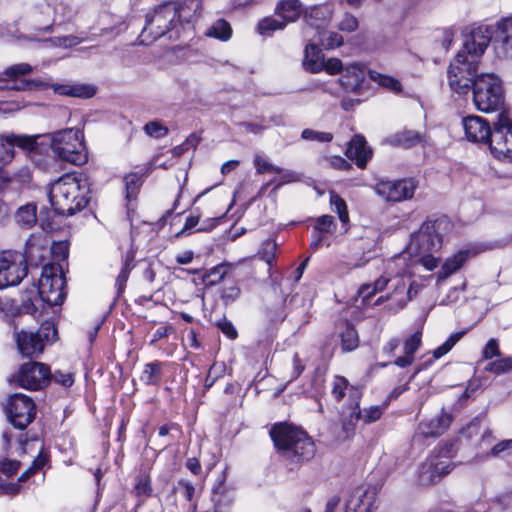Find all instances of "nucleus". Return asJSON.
Listing matches in <instances>:
<instances>
[{
  "label": "nucleus",
  "mask_w": 512,
  "mask_h": 512,
  "mask_svg": "<svg viewBox=\"0 0 512 512\" xmlns=\"http://www.w3.org/2000/svg\"><path fill=\"white\" fill-rule=\"evenodd\" d=\"M48 197L57 214L72 216L91 199L89 179L81 173L65 174L51 185Z\"/></svg>",
  "instance_id": "obj_1"
},
{
  "label": "nucleus",
  "mask_w": 512,
  "mask_h": 512,
  "mask_svg": "<svg viewBox=\"0 0 512 512\" xmlns=\"http://www.w3.org/2000/svg\"><path fill=\"white\" fill-rule=\"evenodd\" d=\"M270 435L277 451L291 471L315 456V444L302 429L280 423L271 428Z\"/></svg>",
  "instance_id": "obj_2"
},
{
  "label": "nucleus",
  "mask_w": 512,
  "mask_h": 512,
  "mask_svg": "<svg viewBox=\"0 0 512 512\" xmlns=\"http://www.w3.org/2000/svg\"><path fill=\"white\" fill-rule=\"evenodd\" d=\"M176 15L177 10L172 1L161 4L148 12L140 34L141 43H152L166 34H169V39L179 38L180 29L176 22Z\"/></svg>",
  "instance_id": "obj_3"
},
{
  "label": "nucleus",
  "mask_w": 512,
  "mask_h": 512,
  "mask_svg": "<svg viewBox=\"0 0 512 512\" xmlns=\"http://www.w3.org/2000/svg\"><path fill=\"white\" fill-rule=\"evenodd\" d=\"M36 249H39L38 245L29 241L24 252L17 250L0 252V289L21 283L28 273V259L35 258L34 251Z\"/></svg>",
  "instance_id": "obj_4"
},
{
  "label": "nucleus",
  "mask_w": 512,
  "mask_h": 512,
  "mask_svg": "<svg viewBox=\"0 0 512 512\" xmlns=\"http://www.w3.org/2000/svg\"><path fill=\"white\" fill-rule=\"evenodd\" d=\"M473 103L484 113L502 110L505 96L501 79L493 73H483L478 76L471 86Z\"/></svg>",
  "instance_id": "obj_5"
},
{
  "label": "nucleus",
  "mask_w": 512,
  "mask_h": 512,
  "mask_svg": "<svg viewBox=\"0 0 512 512\" xmlns=\"http://www.w3.org/2000/svg\"><path fill=\"white\" fill-rule=\"evenodd\" d=\"M451 229L445 216L425 221L418 231L411 234L408 249L411 253H436L443 243V236Z\"/></svg>",
  "instance_id": "obj_6"
},
{
  "label": "nucleus",
  "mask_w": 512,
  "mask_h": 512,
  "mask_svg": "<svg viewBox=\"0 0 512 512\" xmlns=\"http://www.w3.org/2000/svg\"><path fill=\"white\" fill-rule=\"evenodd\" d=\"M51 148L62 161L81 165L87 160L83 133L78 129L68 128L55 132L51 138Z\"/></svg>",
  "instance_id": "obj_7"
},
{
  "label": "nucleus",
  "mask_w": 512,
  "mask_h": 512,
  "mask_svg": "<svg viewBox=\"0 0 512 512\" xmlns=\"http://www.w3.org/2000/svg\"><path fill=\"white\" fill-rule=\"evenodd\" d=\"M479 60L469 57L464 52H458L448 68V83L452 91L467 94L478 74Z\"/></svg>",
  "instance_id": "obj_8"
},
{
  "label": "nucleus",
  "mask_w": 512,
  "mask_h": 512,
  "mask_svg": "<svg viewBox=\"0 0 512 512\" xmlns=\"http://www.w3.org/2000/svg\"><path fill=\"white\" fill-rule=\"evenodd\" d=\"M50 367L42 362L28 361L23 363L10 378L9 382L20 388L38 391L51 382Z\"/></svg>",
  "instance_id": "obj_9"
},
{
  "label": "nucleus",
  "mask_w": 512,
  "mask_h": 512,
  "mask_svg": "<svg viewBox=\"0 0 512 512\" xmlns=\"http://www.w3.org/2000/svg\"><path fill=\"white\" fill-rule=\"evenodd\" d=\"M38 292L41 299L50 306L63 303L65 292V278L59 265L45 264L39 279Z\"/></svg>",
  "instance_id": "obj_10"
},
{
  "label": "nucleus",
  "mask_w": 512,
  "mask_h": 512,
  "mask_svg": "<svg viewBox=\"0 0 512 512\" xmlns=\"http://www.w3.org/2000/svg\"><path fill=\"white\" fill-rule=\"evenodd\" d=\"M418 181L414 178L380 179L375 184L376 194L386 202H403L413 198Z\"/></svg>",
  "instance_id": "obj_11"
},
{
  "label": "nucleus",
  "mask_w": 512,
  "mask_h": 512,
  "mask_svg": "<svg viewBox=\"0 0 512 512\" xmlns=\"http://www.w3.org/2000/svg\"><path fill=\"white\" fill-rule=\"evenodd\" d=\"M5 412L9 422L17 429H25L36 416V406L31 397L15 393L8 399Z\"/></svg>",
  "instance_id": "obj_12"
},
{
  "label": "nucleus",
  "mask_w": 512,
  "mask_h": 512,
  "mask_svg": "<svg viewBox=\"0 0 512 512\" xmlns=\"http://www.w3.org/2000/svg\"><path fill=\"white\" fill-rule=\"evenodd\" d=\"M489 147L497 158H512V120L505 111H502L493 123Z\"/></svg>",
  "instance_id": "obj_13"
},
{
  "label": "nucleus",
  "mask_w": 512,
  "mask_h": 512,
  "mask_svg": "<svg viewBox=\"0 0 512 512\" xmlns=\"http://www.w3.org/2000/svg\"><path fill=\"white\" fill-rule=\"evenodd\" d=\"M452 444H446L441 450L440 456L429 457L419 469V481L422 485H432L439 482L445 475L449 474L453 468L452 463L448 460L452 450Z\"/></svg>",
  "instance_id": "obj_14"
},
{
  "label": "nucleus",
  "mask_w": 512,
  "mask_h": 512,
  "mask_svg": "<svg viewBox=\"0 0 512 512\" xmlns=\"http://www.w3.org/2000/svg\"><path fill=\"white\" fill-rule=\"evenodd\" d=\"M37 137L14 135H0V191L9 183V179L2 175V166L9 163L14 157V147L33 151L37 147Z\"/></svg>",
  "instance_id": "obj_15"
},
{
  "label": "nucleus",
  "mask_w": 512,
  "mask_h": 512,
  "mask_svg": "<svg viewBox=\"0 0 512 512\" xmlns=\"http://www.w3.org/2000/svg\"><path fill=\"white\" fill-rule=\"evenodd\" d=\"M493 43V30L486 25L472 27L464 34L463 47L459 52H464L469 57L478 60L485 52L489 43Z\"/></svg>",
  "instance_id": "obj_16"
},
{
  "label": "nucleus",
  "mask_w": 512,
  "mask_h": 512,
  "mask_svg": "<svg viewBox=\"0 0 512 512\" xmlns=\"http://www.w3.org/2000/svg\"><path fill=\"white\" fill-rule=\"evenodd\" d=\"M362 390L359 387H351L349 390L350 409L349 412H343L341 418V430L338 438L342 441L351 439L356 432L357 422L361 418L360 399Z\"/></svg>",
  "instance_id": "obj_17"
},
{
  "label": "nucleus",
  "mask_w": 512,
  "mask_h": 512,
  "mask_svg": "<svg viewBox=\"0 0 512 512\" xmlns=\"http://www.w3.org/2000/svg\"><path fill=\"white\" fill-rule=\"evenodd\" d=\"M493 48L498 58L512 57V16L497 22L493 30Z\"/></svg>",
  "instance_id": "obj_18"
},
{
  "label": "nucleus",
  "mask_w": 512,
  "mask_h": 512,
  "mask_svg": "<svg viewBox=\"0 0 512 512\" xmlns=\"http://www.w3.org/2000/svg\"><path fill=\"white\" fill-rule=\"evenodd\" d=\"M467 139L471 142L489 144L493 128L482 117L470 115L462 120Z\"/></svg>",
  "instance_id": "obj_19"
},
{
  "label": "nucleus",
  "mask_w": 512,
  "mask_h": 512,
  "mask_svg": "<svg viewBox=\"0 0 512 512\" xmlns=\"http://www.w3.org/2000/svg\"><path fill=\"white\" fill-rule=\"evenodd\" d=\"M391 287L393 291L385 295L389 302L386 307L389 311L397 312L412 299L413 283L408 284L404 277H395Z\"/></svg>",
  "instance_id": "obj_20"
},
{
  "label": "nucleus",
  "mask_w": 512,
  "mask_h": 512,
  "mask_svg": "<svg viewBox=\"0 0 512 512\" xmlns=\"http://www.w3.org/2000/svg\"><path fill=\"white\" fill-rule=\"evenodd\" d=\"M377 508L376 491L358 489L347 501L345 512H376Z\"/></svg>",
  "instance_id": "obj_21"
},
{
  "label": "nucleus",
  "mask_w": 512,
  "mask_h": 512,
  "mask_svg": "<svg viewBox=\"0 0 512 512\" xmlns=\"http://www.w3.org/2000/svg\"><path fill=\"white\" fill-rule=\"evenodd\" d=\"M372 154L373 152L371 148L367 146L365 137L360 134H356L351 139L346 149V156L350 160L355 161L356 165L361 169L366 167L367 162L372 157Z\"/></svg>",
  "instance_id": "obj_22"
},
{
  "label": "nucleus",
  "mask_w": 512,
  "mask_h": 512,
  "mask_svg": "<svg viewBox=\"0 0 512 512\" xmlns=\"http://www.w3.org/2000/svg\"><path fill=\"white\" fill-rule=\"evenodd\" d=\"M19 352L23 357L37 358L44 351V343L37 339L33 332L20 331L15 333Z\"/></svg>",
  "instance_id": "obj_23"
},
{
  "label": "nucleus",
  "mask_w": 512,
  "mask_h": 512,
  "mask_svg": "<svg viewBox=\"0 0 512 512\" xmlns=\"http://www.w3.org/2000/svg\"><path fill=\"white\" fill-rule=\"evenodd\" d=\"M177 10L176 22L179 29H184V25H190L202 10L201 0H184L182 3L174 2Z\"/></svg>",
  "instance_id": "obj_24"
},
{
  "label": "nucleus",
  "mask_w": 512,
  "mask_h": 512,
  "mask_svg": "<svg viewBox=\"0 0 512 512\" xmlns=\"http://www.w3.org/2000/svg\"><path fill=\"white\" fill-rule=\"evenodd\" d=\"M364 80L363 67L359 64H351L344 69V74L339 79V83L345 91L358 93Z\"/></svg>",
  "instance_id": "obj_25"
},
{
  "label": "nucleus",
  "mask_w": 512,
  "mask_h": 512,
  "mask_svg": "<svg viewBox=\"0 0 512 512\" xmlns=\"http://www.w3.org/2000/svg\"><path fill=\"white\" fill-rule=\"evenodd\" d=\"M52 89L58 95L78 97L83 99L91 98L96 94L95 87L89 84H52Z\"/></svg>",
  "instance_id": "obj_26"
},
{
  "label": "nucleus",
  "mask_w": 512,
  "mask_h": 512,
  "mask_svg": "<svg viewBox=\"0 0 512 512\" xmlns=\"http://www.w3.org/2000/svg\"><path fill=\"white\" fill-rule=\"evenodd\" d=\"M451 423V416L443 413L420 423L418 431L424 437H437L444 433Z\"/></svg>",
  "instance_id": "obj_27"
},
{
  "label": "nucleus",
  "mask_w": 512,
  "mask_h": 512,
  "mask_svg": "<svg viewBox=\"0 0 512 512\" xmlns=\"http://www.w3.org/2000/svg\"><path fill=\"white\" fill-rule=\"evenodd\" d=\"M324 55L315 44H308L304 50L303 67L310 73L323 71Z\"/></svg>",
  "instance_id": "obj_28"
},
{
  "label": "nucleus",
  "mask_w": 512,
  "mask_h": 512,
  "mask_svg": "<svg viewBox=\"0 0 512 512\" xmlns=\"http://www.w3.org/2000/svg\"><path fill=\"white\" fill-rule=\"evenodd\" d=\"M331 18L328 6H313L304 12V19L308 25L316 29L324 27Z\"/></svg>",
  "instance_id": "obj_29"
},
{
  "label": "nucleus",
  "mask_w": 512,
  "mask_h": 512,
  "mask_svg": "<svg viewBox=\"0 0 512 512\" xmlns=\"http://www.w3.org/2000/svg\"><path fill=\"white\" fill-rule=\"evenodd\" d=\"M212 501L215 508L214 512H221L222 507L229 506L233 501L232 491L225 484V475H222L221 479L214 486Z\"/></svg>",
  "instance_id": "obj_30"
},
{
  "label": "nucleus",
  "mask_w": 512,
  "mask_h": 512,
  "mask_svg": "<svg viewBox=\"0 0 512 512\" xmlns=\"http://www.w3.org/2000/svg\"><path fill=\"white\" fill-rule=\"evenodd\" d=\"M275 11L288 24L295 22L299 18L302 12V5L299 0H281L277 4Z\"/></svg>",
  "instance_id": "obj_31"
},
{
  "label": "nucleus",
  "mask_w": 512,
  "mask_h": 512,
  "mask_svg": "<svg viewBox=\"0 0 512 512\" xmlns=\"http://www.w3.org/2000/svg\"><path fill=\"white\" fill-rule=\"evenodd\" d=\"M164 363L158 360L144 365L140 380L146 385L158 386L162 380Z\"/></svg>",
  "instance_id": "obj_32"
},
{
  "label": "nucleus",
  "mask_w": 512,
  "mask_h": 512,
  "mask_svg": "<svg viewBox=\"0 0 512 512\" xmlns=\"http://www.w3.org/2000/svg\"><path fill=\"white\" fill-rule=\"evenodd\" d=\"M134 267L135 252L133 250H128L124 255H122V267L115 282L118 294H121L124 291L129 274Z\"/></svg>",
  "instance_id": "obj_33"
},
{
  "label": "nucleus",
  "mask_w": 512,
  "mask_h": 512,
  "mask_svg": "<svg viewBox=\"0 0 512 512\" xmlns=\"http://www.w3.org/2000/svg\"><path fill=\"white\" fill-rule=\"evenodd\" d=\"M36 211L35 204H27L20 207L15 215L16 222L24 228H31L37 222Z\"/></svg>",
  "instance_id": "obj_34"
},
{
  "label": "nucleus",
  "mask_w": 512,
  "mask_h": 512,
  "mask_svg": "<svg viewBox=\"0 0 512 512\" xmlns=\"http://www.w3.org/2000/svg\"><path fill=\"white\" fill-rule=\"evenodd\" d=\"M341 347L345 352L356 349L359 345V336L353 325L346 323L344 330L340 333Z\"/></svg>",
  "instance_id": "obj_35"
},
{
  "label": "nucleus",
  "mask_w": 512,
  "mask_h": 512,
  "mask_svg": "<svg viewBox=\"0 0 512 512\" xmlns=\"http://www.w3.org/2000/svg\"><path fill=\"white\" fill-rule=\"evenodd\" d=\"M37 336V339L44 343V347L47 344H51L58 338V331L53 321H44L37 332H33Z\"/></svg>",
  "instance_id": "obj_36"
},
{
  "label": "nucleus",
  "mask_w": 512,
  "mask_h": 512,
  "mask_svg": "<svg viewBox=\"0 0 512 512\" xmlns=\"http://www.w3.org/2000/svg\"><path fill=\"white\" fill-rule=\"evenodd\" d=\"M369 76L374 82L394 93L402 92V84L394 77L383 75L376 71H370Z\"/></svg>",
  "instance_id": "obj_37"
},
{
  "label": "nucleus",
  "mask_w": 512,
  "mask_h": 512,
  "mask_svg": "<svg viewBox=\"0 0 512 512\" xmlns=\"http://www.w3.org/2000/svg\"><path fill=\"white\" fill-rule=\"evenodd\" d=\"M286 25L282 18L266 17L258 23L257 30L261 35H270L276 30L284 29Z\"/></svg>",
  "instance_id": "obj_38"
},
{
  "label": "nucleus",
  "mask_w": 512,
  "mask_h": 512,
  "mask_svg": "<svg viewBox=\"0 0 512 512\" xmlns=\"http://www.w3.org/2000/svg\"><path fill=\"white\" fill-rule=\"evenodd\" d=\"M351 387L353 386L349 384L345 377L335 376L331 383V395L335 401L340 402L343 400L346 393L349 394Z\"/></svg>",
  "instance_id": "obj_39"
},
{
  "label": "nucleus",
  "mask_w": 512,
  "mask_h": 512,
  "mask_svg": "<svg viewBox=\"0 0 512 512\" xmlns=\"http://www.w3.org/2000/svg\"><path fill=\"white\" fill-rule=\"evenodd\" d=\"M484 370L495 375L512 372V356L491 361L485 366Z\"/></svg>",
  "instance_id": "obj_40"
},
{
  "label": "nucleus",
  "mask_w": 512,
  "mask_h": 512,
  "mask_svg": "<svg viewBox=\"0 0 512 512\" xmlns=\"http://www.w3.org/2000/svg\"><path fill=\"white\" fill-rule=\"evenodd\" d=\"M174 493H179L182 495L187 501L192 503V511L195 512L197 505L194 503L195 497V487L194 485L187 480L180 479L177 484L173 487Z\"/></svg>",
  "instance_id": "obj_41"
},
{
  "label": "nucleus",
  "mask_w": 512,
  "mask_h": 512,
  "mask_svg": "<svg viewBox=\"0 0 512 512\" xmlns=\"http://www.w3.org/2000/svg\"><path fill=\"white\" fill-rule=\"evenodd\" d=\"M232 34V29L230 24L224 20H217L208 30L207 35L220 39L222 41H226L230 39Z\"/></svg>",
  "instance_id": "obj_42"
},
{
  "label": "nucleus",
  "mask_w": 512,
  "mask_h": 512,
  "mask_svg": "<svg viewBox=\"0 0 512 512\" xmlns=\"http://www.w3.org/2000/svg\"><path fill=\"white\" fill-rule=\"evenodd\" d=\"M468 255V251H460L451 258H448L443 264L444 273L446 275L455 273L466 262Z\"/></svg>",
  "instance_id": "obj_43"
},
{
  "label": "nucleus",
  "mask_w": 512,
  "mask_h": 512,
  "mask_svg": "<svg viewBox=\"0 0 512 512\" xmlns=\"http://www.w3.org/2000/svg\"><path fill=\"white\" fill-rule=\"evenodd\" d=\"M134 492L137 497H149L152 494V485L150 476L141 472L136 478V484L134 486Z\"/></svg>",
  "instance_id": "obj_44"
},
{
  "label": "nucleus",
  "mask_w": 512,
  "mask_h": 512,
  "mask_svg": "<svg viewBox=\"0 0 512 512\" xmlns=\"http://www.w3.org/2000/svg\"><path fill=\"white\" fill-rule=\"evenodd\" d=\"M330 204L333 210L338 214L340 221L346 224L349 221V214L346 202L336 192H330Z\"/></svg>",
  "instance_id": "obj_45"
},
{
  "label": "nucleus",
  "mask_w": 512,
  "mask_h": 512,
  "mask_svg": "<svg viewBox=\"0 0 512 512\" xmlns=\"http://www.w3.org/2000/svg\"><path fill=\"white\" fill-rule=\"evenodd\" d=\"M234 267L232 263L223 262L210 269L207 278L211 285L221 282Z\"/></svg>",
  "instance_id": "obj_46"
},
{
  "label": "nucleus",
  "mask_w": 512,
  "mask_h": 512,
  "mask_svg": "<svg viewBox=\"0 0 512 512\" xmlns=\"http://www.w3.org/2000/svg\"><path fill=\"white\" fill-rule=\"evenodd\" d=\"M393 143L410 148L420 141V135L413 131H404L393 136Z\"/></svg>",
  "instance_id": "obj_47"
},
{
  "label": "nucleus",
  "mask_w": 512,
  "mask_h": 512,
  "mask_svg": "<svg viewBox=\"0 0 512 512\" xmlns=\"http://www.w3.org/2000/svg\"><path fill=\"white\" fill-rule=\"evenodd\" d=\"M337 225L334 217L331 215H322L316 219L313 229L320 233L333 234L336 231Z\"/></svg>",
  "instance_id": "obj_48"
},
{
  "label": "nucleus",
  "mask_w": 512,
  "mask_h": 512,
  "mask_svg": "<svg viewBox=\"0 0 512 512\" xmlns=\"http://www.w3.org/2000/svg\"><path fill=\"white\" fill-rule=\"evenodd\" d=\"M301 138L306 141H316L319 143H329L333 140V134L330 132L316 131L306 128L301 133Z\"/></svg>",
  "instance_id": "obj_49"
},
{
  "label": "nucleus",
  "mask_w": 512,
  "mask_h": 512,
  "mask_svg": "<svg viewBox=\"0 0 512 512\" xmlns=\"http://www.w3.org/2000/svg\"><path fill=\"white\" fill-rule=\"evenodd\" d=\"M143 129L148 136L156 139L163 138L169 133V129L158 120L146 123Z\"/></svg>",
  "instance_id": "obj_50"
},
{
  "label": "nucleus",
  "mask_w": 512,
  "mask_h": 512,
  "mask_svg": "<svg viewBox=\"0 0 512 512\" xmlns=\"http://www.w3.org/2000/svg\"><path fill=\"white\" fill-rule=\"evenodd\" d=\"M464 332H457L452 334L441 346L436 348L433 351V356L435 359H439L445 354H447L454 345L462 338Z\"/></svg>",
  "instance_id": "obj_51"
},
{
  "label": "nucleus",
  "mask_w": 512,
  "mask_h": 512,
  "mask_svg": "<svg viewBox=\"0 0 512 512\" xmlns=\"http://www.w3.org/2000/svg\"><path fill=\"white\" fill-rule=\"evenodd\" d=\"M385 408V405H375L370 406L369 408H365L363 411H361L360 419L363 420V422L366 424L376 422L383 415Z\"/></svg>",
  "instance_id": "obj_52"
},
{
  "label": "nucleus",
  "mask_w": 512,
  "mask_h": 512,
  "mask_svg": "<svg viewBox=\"0 0 512 512\" xmlns=\"http://www.w3.org/2000/svg\"><path fill=\"white\" fill-rule=\"evenodd\" d=\"M277 243L274 240H266L259 251L261 258L269 265L272 266L276 257Z\"/></svg>",
  "instance_id": "obj_53"
},
{
  "label": "nucleus",
  "mask_w": 512,
  "mask_h": 512,
  "mask_svg": "<svg viewBox=\"0 0 512 512\" xmlns=\"http://www.w3.org/2000/svg\"><path fill=\"white\" fill-rule=\"evenodd\" d=\"M33 71V67L28 63H18L7 67L4 71V75L10 79L17 78L19 76H25Z\"/></svg>",
  "instance_id": "obj_54"
},
{
  "label": "nucleus",
  "mask_w": 512,
  "mask_h": 512,
  "mask_svg": "<svg viewBox=\"0 0 512 512\" xmlns=\"http://www.w3.org/2000/svg\"><path fill=\"white\" fill-rule=\"evenodd\" d=\"M126 187V198L134 199L140 188V177L137 174H130L124 178Z\"/></svg>",
  "instance_id": "obj_55"
},
{
  "label": "nucleus",
  "mask_w": 512,
  "mask_h": 512,
  "mask_svg": "<svg viewBox=\"0 0 512 512\" xmlns=\"http://www.w3.org/2000/svg\"><path fill=\"white\" fill-rule=\"evenodd\" d=\"M500 355L501 352L498 340L495 338L489 339L482 350V358L485 360H489L494 357H499Z\"/></svg>",
  "instance_id": "obj_56"
},
{
  "label": "nucleus",
  "mask_w": 512,
  "mask_h": 512,
  "mask_svg": "<svg viewBox=\"0 0 512 512\" xmlns=\"http://www.w3.org/2000/svg\"><path fill=\"white\" fill-rule=\"evenodd\" d=\"M46 41L51 42L56 47H73L81 43V39L77 36H59L47 39Z\"/></svg>",
  "instance_id": "obj_57"
},
{
  "label": "nucleus",
  "mask_w": 512,
  "mask_h": 512,
  "mask_svg": "<svg viewBox=\"0 0 512 512\" xmlns=\"http://www.w3.org/2000/svg\"><path fill=\"white\" fill-rule=\"evenodd\" d=\"M421 344V333L415 332L404 341V354L414 356Z\"/></svg>",
  "instance_id": "obj_58"
},
{
  "label": "nucleus",
  "mask_w": 512,
  "mask_h": 512,
  "mask_svg": "<svg viewBox=\"0 0 512 512\" xmlns=\"http://www.w3.org/2000/svg\"><path fill=\"white\" fill-rule=\"evenodd\" d=\"M359 26L358 20L352 14L346 13L338 24V28L344 32H354Z\"/></svg>",
  "instance_id": "obj_59"
},
{
  "label": "nucleus",
  "mask_w": 512,
  "mask_h": 512,
  "mask_svg": "<svg viewBox=\"0 0 512 512\" xmlns=\"http://www.w3.org/2000/svg\"><path fill=\"white\" fill-rule=\"evenodd\" d=\"M254 165H255L258 173H265V172L281 173L282 172V169L280 167H277V166L269 163L267 160H265L261 156L255 157Z\"/></svg>",
  "instance_id": "obj_60"
},
{
  "label": "nucleus",
  "mask_w": 512,
  "mask_h": 512,
  "mask_svg": "<svg viewBox=\"0 0 512 512\" xmlns=\"http://www.w3.org/2000/svg\"><path fill=\"white\" fill-rule=\"evenodd\" d=\"M51 375V381H54L55 383L64 387H70L74 383L73 375L70 372H62L57 370L53 374L51 373Z\"/></svg>",
  "instance_id": "obj_61"
},
{
  "label": "nucleus",
  "mask_w": 512,
  "mask_h": 512,
  "mask_svg": "<svg viewBox=\"0 0 512 512\" xmlns=\"http://www.w3.org/2000/svg\"><path fill=\"white\" fill-rule=\"evenodd\" d=\"M323 70L330 75H336L343 70V64L338 58H329L324 60Z\"/></svg>",
  "instance_id": "obj_62"
},
{
  "label": "nucleus",
  "mask_w": 512,
  "mask_h": 512,
  "mask_svg": "<svg viewBox=\"0 0 512 512\" xmlns=\"http://www.w3.org/2000/svg\"><path fill=\"white\" fill-rule=\"evenodd\" d=\"M20 468V462L16 460L5 459L0 462V471L7 476H12L17 473Z\"/></svg>",
  "instance_id": "obj_63"
},
{
  "label": "nucleus",
  "mask_w": 512,
  "mask_h": 512,
  "mask_svg": "<svg viewBox=\"0 0 512 512\" xmlns=\"http://www.w3.org/2000/svg\"><path fill=\"white\" fill-rule=\"evenodd\" d=\"M240 295V288L237 285H231L223 288L221 297L226 304L234 302Z\"/></svg>",
  "instance_id": "obj_64"
}]
</instances>
